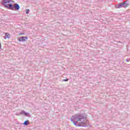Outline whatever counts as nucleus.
I'll return each instance as SVG.
<instances>
[{
  "label": "nucleus",
  "instance_id": "obj_1",
  "mask_svg": "<svg viewBox=\"0 0 130 130\" xmlns=\"http://www.w3.org/2000/svg\"><path fill=\"white\" fill-rule=\"evenodd\" d=\"M11 2H12V0H3L2 2V5L5 6L6 8L13 9V6L11 4Z\"/></svg>",
  "mask_w": 130,
  "mask_h": 130
},
{
  "label": "nucleus",
  "instance_id": "obj_2",
  "mask_svg": "<svg viewBox=\"0 0 130 130\" xmlns=\"http://www.w3.org/2000/svg\"><path fill=\"white\" fill-rule=\"evenodd\" d=\"M76 118L78 119L77 121H81V119H83V118H84V116L81 115H79L76 116Z\"/></svg>",
  "mask_w": 130,
  "mask_h": 130
},
{
  "label": "nucleus",
  "instance_id": "obj_3",
  "mask_svg": "<svg viewBox=\"0 0 130 130\" xmlns=\"http://www.w3.org/2000/svg\"><path fill=\"white\" fill-rule=\"evenodd\" d=\"M28 39L26 37H22L19 39V41H25Z\"/></svg>",
  "mask_w": 130,
  "mask_h": 130
},
{
  "label": "nucleus",
  "instance_id": "obj_4",
  "mask_svg": "<svg viewBox=\"0 0 130 130\" xmlns=\"http://www.w3.org/2000/svg\"><path fill=\"white\" fill-rule=\"evenodd\" d=\"M14 8L15 9V10H19L20 9V6H19V5L17 4H15L14 5Z\"/></svg>",
  "mask_w": 130,
  "mask_h": 130
},
{
  "label": "nucleus",
  "instance_id": "obj_5",
  "mask_svg": "<svg viewBox=\"0 0 130 130\" xmlns=\"http://www.w3.org/2000/svg\"><path fill=\"white\" fill-rule=\"evenodd\" d=\"M10 36L11 35L8 33L5 34V39H10Z\"/></svg>",
  "mask_w": 130,
  "mask_h": 130
},
{
  "label": "nucleus",
  "instance_id": "obj_6",
  "mask_svg": "<svg viewBox=\"0 0 130 130\" xmlns=\"http://www.w3.org/2000/svg\"><path fill=\"white\" fill-rule=\"evenodd\" d=\"M23 124L24 125H28V124H30V123L29 122V121L26 120L24 122Z\"/></svg>",
  "mask_w": 130,
  "mask_h": 130
},
{
  "label": "nucleus",
  "instance_id": "obj_7",
  "mask_svg": "<svg viewBox=\"0 0 130 130\" xmlns=\"http://www.w3.org/2000/svg\"><path fill=\"white\" fill-rule=\"evenodd\" d=\"M118 6H118V8H121V7H123V4H119Z\"/></svg>",
  "mask_w": 130,
  "mask_h": 130
},
{
  "label": "nucleus",
  "instance_id": "obj_8",
  "mask_svg": "<svg viewBox=\"0 0 130 130\" xmlns=\"http://www.w3.org/2000/svg\"><path fill=\"white\" fill-rule=\"evenodd\" d=\"M26 14H29V9H27L25 12Z\"/></svg>",
  "mask_w": 130,
  "mask_h": 130
},
{
  "label": "nucleus",
  "instance_id": "obj_9",
  "mask_svg": "<svg viewBox=\"0 0 130 130\" xmlns=\"http://www.w3.org/2000/svg\"><path fill=\"white\" fill-rule=\"evenodd\" d=\"M128 7V4H126V6H124V8H127Z\"/></svg>",
  "mask_w": 130,
  "mask_h": 130
},
{
  "label": "nucleus",
  "instance_id": "obj_10",
  "mask_svg": "<svg viewBox=\"0 0 130 130\" xmlns=\"http://www.w3.org/2000/svg\"><path fill=\"white\" fill-rule=\"evenodd\" d=\"M63 81L64 82H68V81H69V79H64Z\"/></svg>",
  "mask_w": 130,
  "mask_h": 130
},
{
  "label": "nucleus",
  "instance_id": "obj_11",
  "mask_svg": "<svg viewBox=\"0 0 130 130\" xmlns=\"http://www.w3.org/2000/svg\"><path fill=\"white\" fill-rule=\"evenodd\" d=\"M123 4V6H124L125 4H126V2H124L123 3H122Z\"/></svg>",
  "mask_w": 130,
  "mask_h": 130
},
{
  "label": "nucleus",
  "instance_id": "obj_12",
  "mask_svg": "<svg viewBox=\"0 0 130 130\" xmlns=\"http://www.w3.org/2000/svg\"><path fill=\"white\" fill-rule=\"evenodd\" d=\"M0 49H2V44L0 43Z\"/></svg>",
  "mask_w": 130,
  "mask_h": 130
},
{
  "label": "nucleus",
  "instance_id": "obj_13",
  "mask_svg": "<svg viewBox=\"0 0 130 130\" xmlns=\"http://www.w3.org/2000/svg\"><path fill=\"white\" fill-rule=\"evenodd\" d=\"M73 123H74V124L76 125V124H77V122H74Z\"/></svg>",
  "mask_w": 130,
  "mask_h": 130
},
{
  "label": "nucleus",
  "instance_id": "obj_14",
  "mask_svg": "<svg viewBox=\"0 0 130 130\" xmlns=\"http://www.w3.org/2000/svg\"><path fill=\"white\" fill-rule=\"evenodd\" d=\"M19 35H23V34H20Z\"/></svg>",
  "mask_w": 130,
  "mask_h": 130
}]
</instances>
